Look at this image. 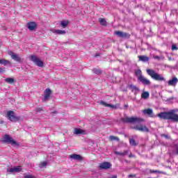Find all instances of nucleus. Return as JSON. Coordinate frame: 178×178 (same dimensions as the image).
Segmentation results:
<instances>
[{
	"instance_id": "7",
	"label": "nucleus",
	"mask_w": 178,
	"mask_h": 178,
	"mask_svg": "<svg viewBox=\"0 0 178 178\" xmlns=\"http://www.w3.org/2000/svg\"><path fill=\"white\" fill-rule=\"evenodd\" d=\"M3 141H5V143H8V144H11V145H19L17 142L13 140V138L10 137L9 135L4 136Z\"/></svg>"
},
{
	"instance_id": "39",
	"label": "nucleus",
	"mask_w": 178,
	"mask_h": 178,
	"mask_svg": "<svg viewBox=\"0 0 178 178\" xmlns=\"http://www.w3.org/2000/svg\"><path fill=\"white\" fill-rule=\"evenodd\" d=\"M37 111H38V112H40V111H42V108H39L37 109Z\"/></svg>"
},
{
	"instance_id": "5",
	"label": "nucleus",
	"mask_w": 178,
	"mask_h": 178,
	"mask_svg": "<svg viewBox=\"0 0 178 178\" xmlns=\"http://www.w3.org/2000/svg\"><path fill=\"white\" fill-rule=\"evenodd\" d=\"M8 54L11 56V59L15 60V62H18V63H22L24 58H22L19 54L13 53V51H9Z\"/></svg>"
},
{
	"instance_id": "21",
	"label": "nucleus",
	"mask_w": 178,
	"mask_h": 178,
	"mask_svg": "<svg viewBox=\"0 0 178 178\" xmlns=\"http://www.w3.org/2000/svg\"><path fill=\"white\" fill-rule=\"evenodd\" d=\"M100 104H101V105H104V106H108L109 108H112L113 109H116V106L107 104L104 101L100 102Z\"/></svg>"
},
{
	"instance_id": "41",
	"label": "nucleus",
	"mask_w": 178,
	"mask_h": 178,
	"mask_svg": "<svg viewBox=\"0 0 178 178\" xmlns=\"http://www.w3.org/2000/svg\"><path fill=\"white\" fill-rule=\"evenodd\" d=\"M0 65H2V59H0Z\"/></svg>"
},
{
	"instance_id": "18",
	"label": "nucleus",
	"mask_w": 178,
	"mask_h": 178,
	"mask_svg": "<svg viewBox=\"0 0 178 178\" xmlns=\"http://www.w3.org/2000/svg\"><path fill=\"white\" fill-rule=\"evenodd\" d=\"M143 112L145 115H148V116H150V118H154V112L152 111V109H145L143 111Z\"/></svg>"
},
{
	"instance_id": "13",
	"label": "nucleus",
	"mask_w": 178,
	"mask_h": 178,
	"mask_svg": "<svg viewBox=\"0 0 178 178\" xmlns=\"http://www.w3.org/2000/svg\"><path fill=\"white\" fill-rule=\"evenodd\" d=\"M51 89L47 88L44 91V97L43 98V101L45 102L49 99V97H51Z\"/></svg>"
},
{
	"instance_id": "2",
	"label": "nucleus",
	"mask_w": 178,
	"mask_h": 178,
	"mask_svg": "<svg viewBox=\"0 0 178 178\" xmlns=\"http://www.w3.org/2000/svg\"><path fill=\"white\" fill-rule=\"evenodd\" d=\"M146 72L147 74H149V76L153 79V80H156L157 81H165V78L162 75L155 72L154 70L147 69Z\"/></svg>"
},
{
	"instance_id": "36",
	"label": "nucleus",
	"mask_w": 178,
	"mask_h": 178,
	"mask_svg": "<svg viewBox=\"0 0 178 178\" xmlns=\"http://www.w3.org/2000/svg\"><path fill=\"white\" fill-rule=\"evenodd\" d=\"M153 58H154V59H157L158 60H159V59H161V57H159V56H154Z\"/></svg>"
},
{
	"instance_id": "29",
	"label": "nucleus",
	"mask_w": 178,
	"mask_h": 178,
	"mask_svg": "<svg viewBox=\"0 0 178 178\" xmlns=\"http://www.w3.org/2000/svg\"><path fill=\"white\" fill-rule=\"evenodd\" d=\"M115 155H121V156H124V155H127V152H115Z\"/></svg>"
},
{
	"instance_id": "25",
	"label": "nucleus",
	"mask_w": 178,
	"mask_h": 178,
	"mask_svg": "<svg viewBox=\"0 0 178 178\" xmlns=\"http://www.w3.org/2000/svg\"><path fill=\"white\" fill-rule=\"evenodd\" d=\"M6 83H8V84H13L15 83V79L13 78H7L5 79Z\"/></svg>"
},
{
	"instance_id": "35",
	"label": "nucleus",
	"mask_w": 178,
	"mask_h": 178,
	"mask_svg": "<svg viewBox=\"0 0 178 178\" xmlns=\"http://www.w3.org/2000/svg\"><path fill=\"white\" fill-rule=\"evenodd\" d=\"M24 178H35V177H34V176H33V175H26V176L24 177Z\"/></svg>"
},
{
	"instance_id": "33",
	"label": "nucleus",
	"mask_w": 178,
	"mask_h": 178,
	"mask_svg": "<svg viewBox=\"0 0 178 178\" xmlns=\"http://www.w3.org/2000/svg\"><path fill=\"white\" fill-rule=\"evenodd\" d=\"M94 73H95L96 74H101V70H97V69H94L93 70Z\"/></svg>"
},
{
	"instance_id": "9",
	"label": "nucleus",
	"mask_w": 178,
	"mask_h": 178,
	"mask_svg": "<svg viewBox=\"0 0 178 178\" xmlns=\"http://www.w3.org/2000/svg\"><path fill=\"white\" fill-rule=\"evenodd\" d=\"M138 79L145 86H149V84H151V81L147 78L144 77V76H138Z\"/></svg>"
},
{
	"instance_id": "28",
	"label": "nucleus",
	"mask_w": 178,
	"mask_h": 178,
	"mask_svg": "<svg viewBox=\"0 0 178 178\" xmlns=\"http://www.w3.org/2000/svg\"><path fill=\"white\" fill-rule=\"evenodd\" d=\"M1 65H4V66H6V65H10V61L2 59Z\"/></svg>"
},
{
	"instance_id": "19",
	"label": "nucleus",
	"mask_w": 178,
	"mask_h": 178,
	"mask_svg": "<svg viewBox=\"0 0 178 178\" xmlns=\"http://www.w3.org/2000/svg\"><path fill=\"white\" fill-rule=\"evenodd\" d=\"M74 134H76V135L86 134V131H84L83 129H81L76 128L74 131Z\"/></svg>"
},
{
	"instance_id": "17",
	"label": "nucleus",
	"mask_w": 178,
	"mask_h": 178,
	"mask_svg": "<svg viewBox=\"0 0 178 178\" xmlns=\"http://www.w3.org/2000/svg\"><path fill=\"white\" fill-rule=\"evenodd\" d=\"M112 165L108 162H104L99 164L100 169H109Z\"/></svg>"
},
{
	"instance_id": "14",
	"label": "nucleus",
	"mask_w": 178,
	"mask_h": 178,
	"mask_svg": "<svg viewBox=\"0 0 178 178\" xmlns=\"http://www.w3.org/2000/svg\"><path fill=\"white\" fill-rule=\"evenodd\" d=\"M50 31H51V33H54V34H57L58 35H65V34H66L65 31L58 30L55 29H51Z\"/></svg>"
},
{
	"instance_id": "12",
	"label": "nucleus",
	"mask_w": 178,
	"mask_h": 178,
	"mask_svg": "<svg viewBox=\"0 0 178 178\" xmlns=\"http://www.w3.org/2000/svg\"><path fill=\"white\" fill-rule=\"evenodd\" d=\"M178 83L177 77L174 76L172 79H170L168 82V86H171L172 87H176V85Z\"/></svg>"
},
{
	"instance_id": "38",
	"label": "nucleus",
	"mask_w": 178,
	"mask_h": 178,
	"mask_svg": "<svg viewBox=\"0 0 178 178\" xmlns=\"http://www.w3.org/2000/svg\"><path fill=\"white\" fill-rule=\"evenodd\" d=\"M5 72V69L0 67V73H3Z\"/></svg>"
},
{
	"instance_id": "26",
	"label": "nucleus",
	"mask_w": 178,
	"mask_h": 178,
	"mask_svg": "<svg viewBox=\"0 0 178 178\" xmlns=\"http://www.w3.org/2000/svg\"><path fill=\"white\" fill-rule=\"evenodd\" d=\"M99 22L102 26H106V20L104 18H99Z\"/></svg>"
},
{
	"instance_id": "31",
	"label": "nucleus",
	"mask_w": 178,
	"mask_h": 178,
	"mask_svg": "<svg viewBox=\"0 0 178 178\" xmlns=\"http://www.w3.org/2000/svg\"><path fill=\"white\" fill-rule=\"evenodd\" d=\"M141 74H142V72H141L140 70H137L136 71V75L137 76V77H140V76H143Z\"/></svg>"
},
{
	"instance_id": "32",
	"label": "nucleus",
	"mask_w": 178,
	"mask_h": 178,
	"mask_svg": "<svg viewBox=\"0 0 178 178\" xmlns=\"http://www.w3.org/2000/svg\"><path fill=\"white\" fill-rule=\"evenodd\" d=\"M129 143L131 145H137V143H136V140H134V139H130Z\"/></svg>"
},
{
	"instance_id": "6",
	"label": "nucleus",
	"mask_w": 178,
	"mask_h": 178,
	"mask_svg": "<svg viewBox=\"0 0 178 178\" xmlns=\"http://www.w3.org/2000/svg\"><path fill=\"white\" fill-rule=\"evenodd\" d=\"M132 129H135V130H138V131H142L143 133H149V129L148 127L142 124H138L136 126L132 127Z\"/></svg>"
},
{
	"instance_id": "23",
	"label": "nucleus",
	"mask_w": 178,
	"mask_h": 178,
	"mask_svg": "<svg viewBox=\"0 0 178 178\" xmlns=\"http://www.w3.org/2000/svg\"><path fill=\"white\" fill-rule=\"evenodd\" d=\"M141 98H143V99H147V98H149V92H142Z\"/></svg>"
},
{
	"instance_id": "40",
	"label": "nucleus",
	"mask_w": 178,
	"mask_h": 178,
	"mask_svg": "<svg viewBox=\"0 0 178 178\" xmlns=\"http://www.w3.org/2000/svg\"><path fill=\"white\" fill-rule=\"evenodd\" d=\"M111 178H118V177L116 175H114Z\"/></svg>"
},
{
	"instance_id": "11",
	"label": "nucleus",
	"mask_w": 178,
	"mask_h": 178,
	"mask_svg": "<svg viewBox=\"0 0 178 178\" xmlns=\"http://www.w3.org/2000/svg\"><path fill=\"white\" fill-rule=\"evenodd\" d=\"M114 34H115V35H118V37H120V38H127V37H129V34L123 33L120 31H116L115 32H114Z\"/></svg>"
},
{
	"instance_id": "24",
	"label": "nucleus",
	"mask_w": 178,
	"mask_h": 178,
	"mask_svg": "<svg viewBox=\"0 0 178 178\" xmlns=\"http://www.w3.org/2000/svg\"><path fill=\"white\" fill-rule=\"evenodd\" d=\"M60 24L61 27H63V29H66V27H67V25L69 24V21H61Z\"/></svg>"
},
{
	"instance_id": "37",
	"label": "nucleus",
	"mask_w": 178,
	"mask_h": 178,
	"mask_svg": "<svg viewBox=\"0 0 178 178\" xmlns=\"http://www.w3.org/2000/svg\"><path fill=\"white\" fill-rule=\"evenodd\" d=\"M172 51H175V49H177V47H176V45L173 44L172 46Z\"/></svg>"
},
{
	"instance_id": "15",
	"label": "nucleus",
	"mask_w": 178,
	"mask_h": 178,
	"mask_svg": "<svg viewBox=\"0 0 178 178\" xmlns=\"http://www.w3.org/2000/svg\"><path fill=\"white\" fill-rule=\"evenodd\" d=\"M21 171H22L21 166H17V167L11 168L7 170V172H10V173H13V172L17 173Z\"/></svg>"
},
{
	"instance_id": "4",
	"label": "nucleus",
	"mask_w": 178,
	"mask_h": 178,
	"mask_svg": "<svg viewBox=\"0 0 178 178\" xmlns=\"http://www.w3.org/2000/svg\"><path fill=\"white\" fill-rule=\"evenodd\" d=\"M30 60L34 63L38 67H44V62L40 59V58L37 57L35 55H32L29 56Z\"/></svg>"
},
{
	"instance_id": "22",
	"label": "nucleus",
	"mask_w": 178,
	"mask_h": 178,
	"mask_svg": "<svg viewBox=\"0 0 178 178\" xmlns=\"http://www.w3.org/2000/svg\"><path fill=\"white\" fill-rule=\"evenodd\" d=\"M139 60L142 62H148L149 60V58L146 56H138Z\"/></svg>"
},
{
	"instance_id": "30",
	"label": "nucleus",
	"mask_w": 178,
	"mask_h": 178,
	"mask_svg": "<svg viewBox=\"0 0 178 178\" xmlns=\"http://www.w3.org/2000/svg\"><path fill=\"white\" fill-rule=\"evenodd\" d=\"M47 165H48V163H47V161H42V163H40L39 166L40 168H46Z\"/></svg>"
},
{
	"instance_id": "27",
	"label": "nucleus",
	"mask_w": 178,
	"mask_h": 178,
	"mask_svg": "<svg viewBox=\"0 0 178 178\" xmlns=\"http://www.w3.org/2000/svg\"><path fill=\"white\" fill-rule=\"evenodd\" d=\"M109 140L110 141H119V138L116 137V136H109Z\"/></svg>"
},
{
	"instance_id": "20",
	"label": "nucleus",
	"mask_w": 178,
	"mask_h": 178,
	"mask_svg": "<svg viewBox=\"0 0 178 178\" xmlns=\"http://www.w3.org/2000/svg\"><path fill=\"white\" fill-rule=\"evenodd\" d=\"M129 88H131V91L133 92H134L135 94H137V92H138V91H140V88H138L137 86H136L134 85H130Z\"/></svg>"
},
{
	"instance_id": "3",
	"label": "nucleus",
	"mask_w": 178,
	"mask_h": 178,
	"mask_svg": "<svg viewBox=\"0 0 178 178\" xmlns=\"http://www.w3.org/2000/svg\"><path fill=\"white\" fill-rule=\"evenodd\" d=\"M124 123H140V122H144L143 118H137V117H124L122 119Z\"/></svg>"
},
{
	"instance_id": "16",
	"label": "nucleus",
	"mask_w": 178,
	"mask_h": 178,
	"mask_svg": "<svg viewBox=\"0 0 178 178\" xmlns=\"http://www.w3.org/2000/svg\"><path fill=\"white\" fill-rule=\"evenodd\" d=\"M70 159H74V161H83V157H81L80 154H76L70 155Z\"/></svg>"
},
{
	"instance_id": "10",
	"label": "nucleus",
	"mask_w": 178,
	"mask_h": 178,
	"mask_svg": "<svg viewBox=\"0 0 178 178\" xmlns=\"http://www.w3.org/2000/svg\"><path fill=\"white\" fill-rule=\"evenodd\" d=\"M27 28L30 31H34L37 29V23L32 22L27 24Z\"/></svg>"
},
{
	"instance_id": "8",
	"label": "nucleus",
	"mask_w": 178,
	"mask_h": 178,
	"mask_svg": "<svg viewBox=\"0 0 178 178\" xmlns=\"http://www.w3.org/2000/svg\"><path fill=\"white\" fill-rule=\"evenodd\" d=\"M7 116L8 120H10V122H17V120L19 119V117L15 116V112L12 111H8Z\"/></svg>"
},
{
	"instance_id": "34",
	"label": "nucleus",
	"mask_w": 178,
	"mask_h": 178,
	"mask_svg": "<svg viewBox=\"0 0 178 178\" xmlns=\"http://www.w3.org/2000/svg\"><path fill=\"white\" fill-rule=\"evenodd\" d=\"M149 173H162V172L159 171V170H149Z\"/></svg>"
},
{
	"instance_id": "42",
	"label": "nucleus",
	"mask_w": 178,
	"mask_h": 178,
	"mask_svg": "<svg viewBox=\"0 0 178 178\" xmlns=\"http://www.w3.org/2000/svg\"><path fill=\"white\" fill-rule=\"evenodd\" d=\"M129 177H133V175H129Z\"/></svg>"
},
{
	"instance_id": "1",
	"label": "nucleus",
	"mask_w": 178,
	"mask_h": 178,
	"mask_svg": "<svg viewBox=\"0 0 178 178\" xmlns=\"http://www.w3.org/2000/svg\"><path fill=\"white\" fill-rule=\"evenodd\" d=\"M158 117L160 118V119H167L168 120H172V122H178V115L172 111L160 113L158 114Z\"/></svg>"
}]
</instances>
